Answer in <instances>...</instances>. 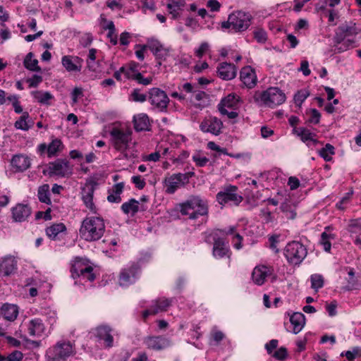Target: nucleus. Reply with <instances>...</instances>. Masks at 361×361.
Masks as SVG:
<instances>
[{
  "label": "nucleus",
  "instance_id": "obj_1",
  "mask_svg": "<svg viewBox=\"0 0 361 361\" xmlns=\"http://www.w3.org/2000/svg\"><path fill=\"white\" fill-rule=\"evenodd\" d=\"M178 207L183 216H188L192 220L209 214L208 201L200 195L190 196L185 201L178 204Z\"/></svg>",
  "mask_w": 361,
  "mask_h": 361
},
{
  "label": "nucleus",
  "instance_id": "obj_2",
  "mask_svg": "<svg viewBox=\"0 0 361 361\" xmlns=\"http://www.w3.org/2000/svg\"><path fill=\"white\" fill-rule=\"evenodd\" d=\"M105 232V224L103 219L97 216L86 217L81 224L79 230L80 237L87 241L92 242L99 240Z\"/></svg>",
  "mask_w": 361,
  "mask_h": 361
},
{
  "label": "nucleus",
  "instance_id": "obj_3",
  "mask_svg": "<svg viewBox=\"0 0 361 361\" xmlns=\"http://www.w3.org/2000/svg\"><path fill=\"white\" fill-rule=\"evenodd\" d=\"M360 32V29H359L356 24L353 22L345 23L338 27L336 31V34L334 38V42L340 44L341 46L337 47V50L338 53L343 52L350 47H353V44L355 43L353 39H348L345 40V38L355 36Z\"/></svg>",
  "mask_w": 361,
  "mask_h": 361
},
{
  "label": "nucleus",
  "instance_id": "obj_4",
  "mask_svg": "<svg viewBox=\"0 0 361 361\" xmlns=\"http://www.w3.org/2000/svg\"><path fill=\"white\" fill-rule=\"evenodd\" d=\"M252 19L249 13L237 11L228 16V20L221 23V27L231 28L234 32H243L250 27Z\"/></svg>",
  "mask_w": 361,
  "mask_h": 361
},
{
  "label": "nucleus",
  "instance_id": "obj_5",
  "mask_svg": "<svg viewBox=\"0 0 361 361\" xmlns=\"http://www.w3.org/2000/svg\"><path fill=\"white\" fill-rule=\"evenodd\" d=\"M307 255L306 247L299 241L288 243L284 248V256L291 265H299Z\"/></svg>",
  "mask_w": 361,
  "mask_h": 361
},
{
  "label": "nucleus",
  "instance_id": "obj_6",
  "mask_svg": "<svg viewBox=\"0 0 361 361\" xmlns=\"http://www.w3.org/2000/svg\"><path fill=\"white\" fill-rule=\"evenodd\" d=\"M238 190L237 186L229 185L216 194V200L221 208L228 204L238 206L242 202L243 197L238 193Z\"/></svg>",
  "mask_w": 361,
  "mask_h": 361
},
{
  "label": "nucleus",
  "instance_id": "obj_7",
  "mask_svg": "<svg viewBox=\"0 0 361 361\" xmlns=\"http://www.w3.org/2000/svg\"><path fill=\"white\" fill-rule=\"evenodd\" d=\"M73 352V346L70 342H59L47 351V361H65Z\"/></svg>",
  "mask_w": 361,
  "mask_h": 361
},
{
  "label": "nucleus",
  "instance_id": "obj_8",
  "mask_svg": "<svg viewBox=\"0 0 361 361\" xmlns=\"http://www.w3.org/2000/svg\"><path fill=\"white\" fill-rule=\"evenodd\" d=\"M148 99L154 109L159 112H167L170 99L164 90L157 87L150 89Z\"/></svg>",
  "mask_w": 361,
  "mask_h": 361
},
{
  "label": "nucleus",
  "instance_id": "obj_9",
  "mask_svg": "<svg viewBox=\"0 0 361 361\" xmlns=\"http://www.w3.org/2000/svg\"><path fill=\"white\" fill-rule=\"evenodd\" d=\"M111 142L118 151L123 152L128 147L131 140V132L118 128H113L110 131Z\"/></svg>",
  "mask_w": 361,
  "mask_h": 361
},
{
  "label": "nucleus",
  "instance_id": "obj_10",
  "mask_svg": "<svg viewBox=\"0 0 361 361\" xmlns=\"http://www.w3.org/2000/svg\"><path fill=\"white\" fill-rule=\"evenodd\" d=\"M286 98L285 94L279 87H269L260 95L261 101L271 108L283 104Z\"/></svg>",
  "mask_w": 361,
  "mask_h": 361
},
{
  "label": "nucleus",
  "instance_id": "obj_11",
  "mask_svg": "<svg viewBox=\"0 0 361 361\" xmlns=\"http://www.w3.org/2000/svg\"><path fill=\"white\" fill-rule=\"evenodd\" d=\"M140 271V266L137 262H133L123 268L119 274L118 283L121 286H128L135 282Z\"/></svg>",
  "mask_w": 361,
  "mask_h": 361
},
{
  "label": "nucleus",
  "instance_id": "obj_12",
  "mask_svg": "<svg viewBox=\"0 0 361 361\" xmlns=\"http://www.w3.org/2000/svg\"><path fill=\"white\" fill-rule=\"evenodd\" d=\"M209 238L213 240L212 255L216 258H223L228 256L229 257V247L228 242L224 238L219 236L218 233H212L206 239L209 242Z\"/></svg>",
  "mask_w": 361,
  "mask_h": 361
},
{
  "label": "nucleus",
  "instance_id": "obj_13",
  "mask_svg": "<svg viewBox=\"0 0 361 361\" xmlns=\"http://www.w3.org/2000/svg\"><path fill=\"white\" fill-rule=\"evenodd\" d=\"M71 272L73 279L81 276L90 281H93L95 279L93 268L91 266L84 264L78 258H76L72 264Z\"/></svg>",
  "mask_w": 361,
  "mask_h": 361
},
{
  "label": "nucleus",
  "instance_id": "obj_14",
  "mask_svg": "<svg viewBox=\"0 0 361 361\" xmlns=\"http://www.w3.org/2000/svg\"><path fill=\"white\" fill-rule=\"evenodd\" d=\"M49 171L51 175L60 177L69 176L73 173V167L66 159H58L49 164Z\"/></svg>",
  "mask_w": 361,
  "mask_h": 361
},
{
  "label": "nucleus",
  "instance_id": "obj_15",
  "mask_svg": "<svg viewBox=\"0 0 361 361\" xmlns=\"http://www.w3.org/2000/svg\"><path fill=\"white\" fill-rule=\"evenodd\" d=\"M146 347L152 350L160 351L171 345V341L164 336H149L143 339Z\"/></svg>",
  "mask_w": 361,
  "mask_h": 361
},
{
  "label": "nucleus",
  "instance_id": "obj_16",
  "mask_svg": "<svg viewBox=\"0 0 361 361\" xmlns=\"http://www.w3.org/2000/svg\"><path fill=\"white\" fill-rule=\"evenodd\" d=\"M223 122L215 116L205 118L200 123V128L204 133H210L214 135L221 133Z\"/></svg>",
  "mask_w": 361,
  "mask_h": 361
},
{
  "label": "nucleus",
  "instance_id": "obj_17",
  "mask_svg": "<svg viewBox=\"0 0 361 361\" xmlns=\"http://www.w3.org/2000/svg\"><path fill=\"white\" fill-rule=\"evenodd\" d=\"M97 183L94 181H91L85 184L82 188V200L87 207L92 213H97L96 207L93 202V196L95 190Z\"/></svg>",
  "mask_w": 361,
  "mask_h": 361
},
{
  "label": "nucleus",
  "instance_id": "obj_18",
  "mask_svg": "<svg viewBox=\"0 0 361 361\" xmlns=\"http://www.w3.org/2000/svg\"><path fill=\"white\" fill-rule=\"evenodd\" d=\"M147 47L149 50L155 56L156 59L159 61L166 60L169 56V48L165 47L159 40L155 39H151L147 41ZM160 66L161 61L158 62Z\"/></svg>",
  "mask_w": 361,
  "mask_h": 361
},
{
  "label": "nucleus",
  "instance_id": "obj_19",
  "mask_svg": "<svg viewBox=\"0 0 361 361\" xmlns=\"http://www.w3.org/2000/svg\"><path fill=\"white\" fill-rule=\"evenodd\" d=\"M293 131L303 142L306 143L308 147H314L319 143V141L316 139L317 135L306 128H294Z\"/></svg>",
  "mask_w": 361,
  "mask_h": 361
},
{
  "label": "nucleus",
  "instance_id": "obj_20",
  "mask_svg": "<svg viewBox=\"0 0 361 361\" xmlns=\"http://www.w3.org/2000/svg\"><path fill=\"white\" fill-rule=\"evenodd\" d=\"M217 73L220 78L224 80H230L236 76L237 68L231 63L223 62L219 65Z\"/></svg>",
  "mask_w": 361,
  "mask_h": 361
},
{
  "label": "nucleus",
  "instance_id": "obj_21",
  "mask_svg": "<svg viewBox=\"0 0 361 361\" xmlns=\"http://www.w3.org/2000/svg\"><path fill=\"white\" fill-rule=\"evenodd\" d=\"M32 209L28 204H17L12 209V216L16 222L25 221L31 214Z\"/></svg>",
  "mask_w": 361,
  "mask_h": 361
},
{
  "label": "nucleus",
  "instance_id": "obj_22",
  "mask_svg": "<svg viewBox=\"0 0 361 361\" xmlns=\"http://www.w3.org/2000/svg\"><path fill=\"white\" fill-rule=\"evenodd\" d=\"M61 63L68 72H80L82 59L78 56H64L62 57Z\"/></svg>",
  "mask_w": 361,
  "mask_h": 361
},
{
  "label": "nucleus",
  "instance_id": "obj_23",
  "mask_svg": "<svg viewBox=\"0 0 361 361\" xmlns=\"http://www.w3.org/2000/svg\"><path fill=\"white\" fill-rule=\"evenodd\" d=\"M111 331V329L106 325H101L95 329L96 337L99 340H103L106 348L113 346L114 338Z\"/></svg>",
  "mask_w": 361,
  "mask_h": 361
},
{
  "label": "nucleus",
  "instance_id": "obj_24",
  "mask_svg": "<svg viewBox=\"0 0 361 361\" xmlns=\"http://www.w3.org/2000/svg\"><path fill=\"white\" fill-rule=\"evenodd\" d=\"M271 274V269L269 267L264 265L257 266L252 271V279L255 284L261 286L264 284L266 278Z\"/></svg>",
  "mask_w": 361,
  "mask_h": 361
},
{
  "label": "nucleus",
  "instance_id": "obj_25",
  "mask_svg": "<svg viewBox=\"0 0 361 361\" xmlns=\"http://www.w3.org/2000/svg\"><path fill=\"white\" fill-rule=\"evenodd\" d=\"M184 178V176H180L178 173L173 174L169 178L166 179V192L168 194H173L178 188H179L182 185H185V183H184L183 181L185 180V179Z\"/></svg>",
  "mask_w": 361,
  "mask_h": 361
},
{
  "label": "nucleus",
  "instance_id": "obj_26",
  "mask_svg": "<svg viewBox=\"0 0 361 361\" xmlns=\"http://www.w3.org/2000/svg\"><path fill=\"white\" fill-rule=\"evenodd\" d=\"M240 78L243 84L248 88H252L257 83L255 71L250 66H245L240 71Z\"/></svg>",
  "mask_w": 361,
  "mask_h": 361
},
{
  "label": "nucleus",
  "instance_id": "obj_27",
  "mask_svg": "<svg viewBox=\"0 0 361 361\" xmlns=\"http://www.w3.org/2000/svg\"><path fill=\"white\" fill-rule=\"evenodd\" d=\"M11 164L16 171L23 172L30 166V160L27 156L16 154L12 157Z\"/></svg>",
  "mask_w": 361,
  "mask_h": 361
},
{
  "label": "nucleus",
  "instance_id": "obj_28",
  "mask_svg": "<svg viewBox=\"0 0 361 361\" xmlns=\"http://www.w3.org/2000/svg\"><path fill=\"white\" fill-rule=\"evenodd\" d=\"M173 300L166 298H159L152 301L150 307L152 314L155 315L163 312H166L168 308L171 305Z\"/></svg>",
  "mask_w": 361,
  "mask_h": 361
},
{
  "label": "nucleus",
  "instance_id": "obj_29",
  "mask_svg": "<svg viewBox=\"0 0 361 361\" xmlns=\"http://www.w3.org/2000/svg\"><path fill=\"white\" fill-rule=\"evenodd\" d=\"M134 128L136 131H145L149 129V118L146 114H139L133 117Z\"/></svg>",
  "mask_w": 361,
  "mask_h": 361
},
{
  "label": "nucleus",
  "instance_id": "obj_30",
  "mask_svg": "<svg viewBox=\"0 0 361 361\" xmlns=\"http://www.w3.org/2000/svg\"><path fill=\"white\" fill-rule=\"evenodd\" d=\"M1 314L8 321H14L18 314V307L13 304H4L1 307Z\"/></svg>",
  "mask_w": 361,
  "mask_h": 361
},
{
  "label": "nucleus",
  "instance_id": "obj_31",
  "mask_svg": "<svg viewBox=\"0 0 361 361\" xmlns=\"http://www.w3.org/2000/svg\"><path fill=\"white\" fill-rule=\"evenodd\" d=\"M290 322L293 326V333L297 334L305 324V317L301 312H295L290 316Z\"/></svg>",
  "mask_w": 361,
  "mask_h": 361
},
{
  "label": "nucleus",
  "instance_id": "obj_32",
  "mask_svg": "<svg viewBox=\"0 0 361 361\" xmlns=\"http://www.w3.org/2000/svg\"><path fill=\"white\" fill-rule=\"evenodd\" d=\"M44 329L42 319L39 318L31 319L27 324V331L30 336H40Z\"/></svg>",
  "mask_w": 361,
  "mask_h": 361
},
{
  "label": "nucleus",
  "instance_id": "obj_33",
  "mask_svg": "<svg viewBox=\"0 0 361 361\" xmlns=\"http://www.w3.org/2000/svg\"><path fill=\"white\" fill-rule=\"evenodd\" d=\"M16 269V262L13 257H6L0 262V271L8 276Z\"/></svg>",
  "mask_w": 361,
  "mask_h": 361
},
{
  "label": "nucleus",
  "instance_id": "obj_34",
  "mask_svg": "<svg viewBox=\"0 0 361 361\" xmlns=\"http://www.w3.org/2000/svg\"><path fill=\"white\" fill-rule=\"evenodd\" d=\"M349 278L347 279V285L343 287L345 290H357L361 287V283L358 279L355 277V272L353 268H350L348 272Z\"/></svg>",
  "mask_w": 361,
  "mask_h": 361
},
{
  "label": "nucleus",
  "instance_id": "obj_35",
  "mask_svg": "<svg viewBox=\"0 0 361 361\" xmlns=\"http://www.w3.org/2000/svg\"><path fill=\"white\" fill-rule=\"evenodd\" d=\"M124 188L123 182L115 184L113 186L112 193L107 196V200L109 202L119 203L121 201V194L122 193Z\"/></svg>",
  "mask_w": 361,
  "mask_h": 361
},
{
  "label": "nucleus",
  "instance_id": "obj_36",
  "mask_svg": "<svg viewBox=\"0 0 361 361\" xmlns=\"http://www.w3.org/2000/svg\"><path fill=\"white\" fill-rule=\"evenodd\" d=\"M121 210L126 214H130L132 216L139 211V201L135 199H130L128 202L121 205Z\"/></svg>",
  "mask_w": 361,
  "mask_h": 361
},
{
  "label": "nucleus",
  "instance_id": "obj_37",
  "mask_svg": "<svg viewBox=\"0 0 361 361\" xmlns=\"http://www.w3.org/2000/svg\"><path fill=\"white\" fill-rule=\"evenodd\" d=\"M29 117L28 112H23L22 116L15 122V128L23 130H28L34 123L33 121H27Z\"/></svg>",
  "mask_w": 361,
  "mask_h": 361
},
{
  "label": "nucleus",
  "instance_id": "obj_38",
  "mask_svg": "<svg viewBox=\"0 0 361 361\" xmlns=\"http://www.w3.org/2000/svg\"><path fill=\"white\" fill-rule=\"evenodd\" d=\"M34 54L32 52H29L23 61L24 66L32 71H41L40 67L38 66L37 59H33Z\"/></svg>",
  "mask_w": 361,
  "mask_h": 361
},
{
  "label": "nucleus",
  "instance_id": "obj_39",
  "mask_svg": "<svg viewBox=\"0 0 361 361\" xmlns=\"http://www.w3.org/2000/svg\"><path fill=\"white\" fill-rule=\"evenodd\" d=\"M66 229V226L63 224H55L46 229V233L49 238L54 239L59 233L65 231Z\"/></svg>",
  "mask_w": 361,
  "mask_h": 361
},
{
  "label": "nucleus",
  "instance_id": "obj_40",
  "mask_svg": "<svg viewBox=\"0 0 361 361\" xmlns=\"http://www.w3.org/2000/svg\"><path fill=\"white\" fill-rule=\"evenodd\" d=\"M239 102V97L235 94H230L228 96L223 98L221 102L219 104V106H224V108H233Z\"/></svg>",
  "mask_w": 361,
  "mask_h": 361
},
{
  "label": "nucleus",
  "instance_id": "obj_41",
  "mask_svg": "<svg viewBox=\"0 0 361 361\" xmlns=\"http://www.w3.org/2000/svg\"><path fill=\"white\" fill-rule=\"evenodd\" d=\"M280 209L282 212L286 214L288 219H294L296 216L295 207L290 202H284L281 204Z\"/></svg>",
  "mask_w": 361,
  "mask_h": 361
},
{
  "label": "nucleus",
  "instance_id": "obj_42",
  "mask_svg": "<svg viewBox=\"0 0 361 361\" xmlns=\"http://www.w3.org/2000/svg\"><path fill=\"white\" fill-rule=\"evenodd\" d=\"M38 199L41 202L46 203L47 204H51V200L49 198V186L47 184H44L40 186L38 189L37 192Z\"/></svg>",
  "mask_w": 361,
  "mask_h": 361
},
{
  "label": "nucleus",
  "instance_id": "obj_43",
  "mask_svg": "<svg viewBox=\"0 0 361 361\" xmlns=\"http://www.w3.org/2000/svg\"><path fill=\"white\" fill-rule=\"evenodd\" d=\"M103 29L108 30L107 37L109 39L110 42L113 45H116L118 43L117 35L116 34V28L113 21L110 20L108 22V25H104Z\"/></svg>",
  "mask_w": 361,
  "mask_h": 361
},
{
  "label": "nucleus",
  "instance_id": "obj_44",
  "mask_svg": "<svg viewBox=\"0 0 361 361\" xmlns=\"http://www.w3.org/2000/svg\"><path fill=\"white\" fill-rule=\"evenodd\" d=\"M63 149L62 142L59 139L53 140L48 145V157H51L56 155L58 152H61Z\"/></svg>",
  "mask_w": 361,
  "mask_h": 361
},
{
  "label": "nucleus",
  "instance_id": "obj_45",
  "mask_svg": "<svg viewBox=\"0 0 361 361\" xmlns=\"http://www.w3.org/2000/svg\"><path fill=\"white\" fill-rule=\"evenodd\" d=\"M32 94L38 102L43 104H49V101L53 99L52 94L48 92L34 91Z\"/></svg>",
  "mask_w": 361,
  "mask_h": 361
},
{
  "label": "nucleus",
  "instance_id": "obj_46",
  "mask_svg": "<svg viewBox=\"0 0 361 361\" xmlns=\"http://www.w3.org/2000/svg\"><path fill=\"white\" fill-rule=\"evenodd\" d=\"M335 154V148L334 147L327 143L325 147L322 148L319 151V154L326 161H331L332 160L331 155Z\"/></svg>",
  "mask_w": 361,
  "mask_h": 361
},
{
  "label": "nucleus",
  "instance_id": "obj_47",
  "mask_svg": "<svg viewBox=\"0 0 361 361\" xmlns=\"http://www.w3.org/2000/svg\"><path fill=\"white\" fill-rule=\"evenodd\" d=\"M309 95L310 92L306 89L298 90L294 95V102L296 106L300 107L303 102L307 98Z\"/></svg>",
  "mask_w": 361,
  "mask_h": 361
},
{
  "label": "nucleus",
  "instance_id": "obj_48",
  "mask_svg": "<svg viewBox=\"0 0 361 361\" xmlns=\"http://www.w3.org/2000/svg\"><path fill=\"white\" fill-rule=\"evenodd\" d=\"M312 288L318 290L324 286V278L320 274H312L310 277Z\"/></svg>",
  "mask_w": 361,
  "mask_h": 361
},
{
  "label": "nucleus",
  "instance_id": "obj_49",
  "mask_svg": "<svg viewBox=\"0 0 361 361\" xmlns=\"http://www.w3.org/2000/svg\"><path fill=\"white\" fill-rule=\"evenodd\" d=\"M23 355L20 351L14 350L7 356L0 354V361H21Z\"/></svg>",
  "mask_w": 361,
  "mask_h": 361
},
{
  "label": "nucleus",
  "instance_id": "obj_50",
  "mask_svg": "<svg viewBox=\"0 0 361 361\" xmlns=\"http://www.w3.org/2000/svg\"><path fill=\"white\" fill-rule=\"evenodd\" d=\"M334 238L332 234H328L326 232H323L321 235L320 243L323 245L324 250L326 252H329L331 247L330 239Z\"/></svg>",
  "mask_w": 361,
  "mask_h": 361
},
{
  "label": "nucleus",
  "instance_id": "obj_51",
  "mask_svg": "<svg viewBox=\"0 0 361 361\" xmlns=\"http://www.w3.org/2000/svg\"><path fill=\"white\" fill-rule=\"evenodd\" d=\"M130 98L136 102H144L147 100V96L141 93L140 89H134L130 95Z\"/></svg>",
  "mask_w": 361,
  "mask_h": 361
},
{
  "label": "nucleus",
  "instance_id": "obj_52",
  "mask_svg": "<svg viewBox=\"0 0 361 361\" xmlns=\"http://www.w3.org/2000/svg\"><path fill=\"white\" fill-rule=\"evenodd\" d=\"M344 355L346 357V358L348 361H354V360L355 359V357L357 356H358V357L361 356V350L359 348L356 347V348H354L352 351L348 350L345 353L343 352L341 354V356H344Z\"/></svg>",
  "mask_w": 361,
  "mask_h": 361
},
{
  "label": "nucleus",
  "instance_id": "obj_53",
  "mask_svg": "<svg viewBox=\"0 0 361 361\" xmlns=\"http://www.w3.org/2000/svg\"><path fill=\"white\" fill-rule=\"evenodd\" d=\"M130 79L135 80L139 84H141L143 85H148L151 84V82L152 81V78H144L140 72L133 74Z\"/></svg>",
  "mask_w": 361,
  "mask_h": 361
},
{
  "label": "nucleus",
  "instance_id": "obj_54",
  "mask_svg": "<svg viewBox=\"0 0 361 361\" xmlns=\"http://www.w3.org/2000/svg\"><path fill=\"white\" fill-rule=\"evenodd\" d=\"M254 38L259 43H264L267 39V32L261 28H258L254 32Z\"/></svg>",
  "mask_w": 361,
  "mask_h": 361
},
{
  "label": "nucleus",
  "instance_id": "obj_55",
  "mask_svg": "<svg viewBox=\"0 0 361 361\" xmlns=\"http://www.w3.org/2000/svg\"><path fill=\"white\" fill-rule=\"evenodd\" d=\"M353 194V191L350 190V192L345 193V196L343 197L341 200L336 203V207L339 209H344L345 205L347 204Z\"/></svg>",
  "mask_w": 361,
  "mask_h": 361
},
{
  "label": "nucleus",
  "instance_id": "obj_56",
  "mask_svg": "<svg viewBox=\"0 0 361 361\" xmlns=\"http://www.w3.org/2000/svg\"><path fill=\"white\" fill-rule=\"evenodd\" d=\"M310 117L307 120V122H309L310 123L318 124L320 121V118H321V114L319 112V111H317L315 109H310Z\"/></svg>",
  "mask_w": 361,
  "mask_h": 361
},
{
  "label": "nucleus",
  "instance_id": "obj_57",
  "mask_svg": "<svg viewBox=\"0 0 361 361\" xmlns=\"http://www.w3.org/2000/svg\"><path fill=\"white\" fill-rule=\"evenodd\" d=\"M96 49L92 48L89 50L88 59L87 62L88 68L92 71H94V66L93 64H92V63H94L96 59Z\"/></svg>",
  "mask_w": 361,
  "mask_h": 361
},
{
  "label": "nucleus",
  "instance_id": "obj_58",
  "mask_svg": "<svg viewBox=\"0 0 361 361\" xmlns=\"http://www.w3.org/2000/svg\"><path fill=\"white\" fill-rule=\"evenodd\" d=\"M287 356L288 352L285 347H281L273 355V357L279 360H284Z\"/></svg>",
  "mask_w": 361,
  "mask_h": 361
},
{
  "label": "nucleus",
  "instance_id": "obj_59",
  "mask_svg": "<svg viewBox=\"0 0 361 361\" xmlns=\"http://www.w3.org/2000/svg\"><path fill=\"white\" fill-rule=\"evenodd\" d=\"M209 44L207 42H202L200 47L195 50V55L198 58H202V56L209 50Z\"/></svg>",
  "mask_w": 361,
  "mask_h": 361
},
{
  "label": "nucleus",
  "instance_id": "obj_60",
  "mask_svg": "<svg viewBox=\"0 0 361 361\" xmlns=\"http://www.w3.org/2000/svg\"><path fill=\"white\" fill-rule=\"evenodd\" d=\"M42 81V77L38 75H34L31 78L27 80L30 87H37Z\"/></svg>",
  "mask_w": 361,
  "mask_h": 361
},
{
  "label": "nucleus",
  "instance_id": "obj_61",
  "mask_svg": "<svg viewBox=\"0 0 361 361\" xmlns=\"http://www.w3.org/2000/svg\"><path fill=\"white\" fill-rule=\"evenodd\" d=\"M132 182L139 190L143 189L146 185L145 181L140 176H134L132 177Z\"/></svg>",
  "mask_w": 361,
  "mask_h": 361
},
{
  "label": "nucleus",
  "instance_id": "obj_62",
  "mask_svg": "<svg viewBox=\"0 0 361 361\" xmlns=\"http://www.w3.org/2000/svg\"><path fill=\"white\" fill-rule=\"evenodd\" d=\"M269 242L270 243L269 247L274 250L276 253L279 252V249L277 248V244L279 243V235H273L269 238Z\"/></svg>",
  "mask_w": 361,
  "mask_h": 361
},
{
  "label": "nucleus",
  "instance_id": "obj_63",
  "mask_svg": "<svg viewBox=\"0 0 361 361\" xmlns=\"http://www.w3.org/2000/svg\"><path fill=\"white\" fill-rule=\"evenodd\" d=\"M193 161L196 163L197 166L202 167L207 164L209 161V159L205 157H200L199 155H194L192 157Z\"/></svg>",
  "mask_w": 361,
  "mask_h": 361
},
{
  "label": "nucleus",
  "instance_id": "obj_64",
  "mask_svg": "<svg viewBox=\"0 0 361 361\" xmlns=\"http://www.w3.org/2000/svg\"><path fill=\"white\" fill-rule=\"evenodd\" d=\"M336 307V301H333L330 304L326 305V308L330 317H334L337 314Z\"/></svg>",
  "mask_w": 361,
  "mask_h": 361
}]
</instances>
